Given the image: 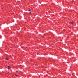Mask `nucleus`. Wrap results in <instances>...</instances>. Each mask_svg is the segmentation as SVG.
Wrapping results in <instances>:
<instances>
[{
  "label": "nucleus",
  "mask_w": 78,
  "mask_h": 78,
  "mask_svg": "<svg viewBox=\"0 0 78 78\" xmlns=\"http://www.w3.org/2000/svg\"><path fill=\"white\" fill-rule=\"evenodd\" d=\"M8 69H11V67H10V66H8Z\"/></svg>",
  "instance_id": "f257e3e1"
},
{
  "label": "nucleus",
  "mask_w": 78,
  "mask_h": 78,
  "mask_svg": "<svg viewBox=\"0 0 78 78\" xmlns=\"http://www.w3.org/2000/svg\"><path fill=\"white\" fill-rule=\"evenodd\" d=\"M5 59H6V60H8V58H5Z\"/></svg>",
  "instance_id": "f03ea898"
},
{
  "label": "nucleus",
  "mask_w": 78,
  "mask_h": 78,
  "mask_svg": "<svg viewBox=\"0 0 78 78\" xmlns=\"http://www.w3.org/2000/svg\"><path fill=\"white\" fill-rule=\"evenodd\" d=\"M73 22H71V23H70V24H73Z\"/></svg>",
  "instance_id": "7ed1b4c3"
},
{
  "label": "nucleus",
  "mask_w": 78,
  "mask_h": 78,
  "mask_svg": "<svg viewBox=\"0 0 78 78\" xmlns=\"http://www.w3.org/2000/svg\"><path fill=\"white\" fill-rule=\"evenodd\" d=\"M15 76H18V75H17V74H15Z\"/></svg>",
  "instance_id": "20e7f679"
},
{
  "label": "nucleus",
  "mask_w": 78,
  "mask_h": 78,
  "mask_svg": "<svg viewBox=\"0 0 78 78\" xmlns=\"http://www.w3.org/2000/svg\"><path fill=\"white\" fill-rule=\"evenodd\" d=\"M29 11H31V9L29 10Z\"/></svg>",
  "instance_id": "39448f33"
},
{
  "label": "nucleus",
  "mask_w": 78,
  "mask_h": 78,
  "mask_svg": "<svg viewBox=\"0 0 78 78\" xmlns=\"http://www.w3.org/2000/svg\"><path fill=\"white\" fill-rule=\"evenodd\" d=\"M29 14H31V12H29Z\"/></svg>",
  "instance_id": "423d86ee"
},
{
  "label": "nucleus",
  "mask_w": 78,
  "mask_h": 78,
  "mask_svg": "<svg viewBox=\"0 0 78 78\" xmlns=\"http://www.w3.org/2000/svg\"><path fill=\"white\" fill-rule=\"evenodd\" d=\"M16 72H17H17H18V71H16Z\"/></svg>",
  "instance_id": "0eeeda50"
}]
</instances>
